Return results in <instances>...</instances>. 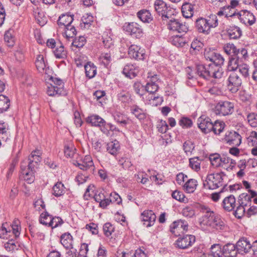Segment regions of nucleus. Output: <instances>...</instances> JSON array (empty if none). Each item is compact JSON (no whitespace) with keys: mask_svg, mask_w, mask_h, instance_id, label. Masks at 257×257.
<instances>
[{"mask_svg":"<svg viewBox=\"0 0 257 257\" xmlns=\"http://www.w3.org/2000/svg\"><path fill=\"white\" fill-rule=\"evenodd\" d=\"M247 119L249 125L252 127L257 126V114L250 113L247 116Z\"/></svg>","mask_w":257,"mask_h":257,"instance_id":"63","label":"nucleus"},{"mask_svg":"<svg viewBox=\"0 0 257 257\" xmlns=\"http://www.w3.org/2000/svg\"><path fill=\"white\" fill-rule=\"evenodd\" d=\"M236 204V199L233 195L226 197L223 200L221 206L226 211L230 212L234 210Z\"/></svg>","mask_w":257,"mask_h":257,"instance_id":"23","label":"nucleus"},{"mask_svg":"<svg viewBox=\"0 0 257 257\" xmlns=\"http://www.w3.org/2000/svg\"><path fill=\"white\" fill-rule=\"evenodd\" d=\"M133 89L136 94L142 96L144 95V92L145 90L144 89V86L139 81H136L134 82L133 86Z\"/></svg>","mask_w":257,"mask_h":257,"instance_id":"58","label":"nucleus"},{"mask_svg":"<svg viewBox=\"0 0 257 257\" xmlns=\"http://www.w3.org/2000/svg\"><path fill=\"white\" fill-rule=\"evenodd\" d=\"M242 64V62L236 59L234 57L231 56L229 57V60L228 64V70L231 72H236L237 69Z\"/></svg>","mask_w":257,"mask_h":257,"instance_id":"38","label":"nucleus"},{"mask_svg":"<svg viewBox=\"0 0 257 257\" xmlns=\"http://www.w3.org/2000/svg\"><path fill=\"white\" fill-rule=\"evenodd\" d=\"M179 124L182 127L189 128L192 126L193 122L187 117H182L179 121Z\"/></svg>","mask_w":257,"mask_h":257,"instance_id":"60","label":"nucleus"},{"mask_svg":"<svg viewBox=\"0 0 257 257\" xmlns=\"http://www.w3.org/2000/svg\"><path fill=\"white\" fill-rule=\"evenodd\" d=\"M155 11L159 16H161L163 21H167L175 15V10L167 7V4L162 0H156L154 3Z\"/></svg>","mask_w":257,"mask_h":257,"instance_id":"5","label":"nucleus"},{"mask_svg":"<svg viewBox=\"0 0 257 257\" xmlns=\"http://www.w3.org/2000/svg\"><path fill=\"white\" fill-rule=\"evenodd\" d=\"M113 118L115 121L121 124L122 126H125L127 124V121L125 119V115L118 111L115 112L113 114Z\"/></svg>","mask_w":257,"mask_h":257,"instance_id":"45","label":"nucleus"},{"mask_svg":"<svg viewBox=\"0 0 257 257\" xmlns=\"http://www.w3.org/2000/svg\"><path fill=\"white\" fill-rule=\"evenodd\" d=\"M224 52L228 55H233L234 53H235L237 48L233 44L227 43L225 44L224 46Z\"/></svg>","mask_w":257,"mask_h":257,"instance_id":"59","label":"nucleus"},{"mask_svg":"<svg viewBox=\"0 0 257 257\" xmlns=\"http://www.w3.org/2000/svg\"><path fill=\"white\" fill-rule=\"evenodd\" d=\"M4 40L9 47H12L14 45V38L10 31L6 32L4 35Z\"/></svg>","mask_w":257,"mask_h":257,"instance_id":"62","label":"nucleus"},{"mask_svg":"<svg viewBox=\"0 0 257 257\" xmlns=\"http://www.w3.org/2000/svg\"><path fill=\"white\" fill-rule=\"evenodd\" d=\"M65 193V187L60 182L56 183L53 187L52 194L56 197H60Z\"/></svg>","mask_w":257,"mask_h":257,"instance_id":"41","label":"nucleus"},{"mask_svg":"<svg viewBox=\"0 0 257 257\" xmlns=\"http://www.w3.org/2000/svg\"><path fill=\"white\" fill-rule=\"evenodd\" d=\"M140 219L145 226L149 227L155 224L156 216L152 210H146L141 213Z\"/></svg>","mask_w":257,"mask_h":257,"instance_id":"14","label":"nucleus"},{"mask_svg":"<svg viewBox=\"0 0 257 257\" xmlns=\"http://www.w3.org/2000/svg\"><path fill=\"white\" fill-rule=\"evenodd\" d=\"M4 246L6 250L9 251L17 250L20 247L19 244L13 239L9 240L5 243Z\"/></svg>","mask_w":257,"mask_h":257,"instance_id":"51","label":"nucleus"},{"mask_svg":"<svg viewBox=\"0 0 257 257\" xmlns=\"http://www.w3.org/2000/svg\"><path fill=\"white\" fill-rule=\"evenodd\" d=\"M212 123L211 119L205 115H202L197 119L198 126L204 134L211 132Z\"/></svg>","mask_w":257,"mask_h":257,"instance_id":"15","label":"nucleus"},{"mask_svg":"<svg viewBox=\"0 0 257 257\" xmlns=\"http://www.w3.org/2000/svg\"><path fill=\"white\" fill-rule=\"evenodd\" d=\"M166 23L168 29L170 31L179 33H186L188 31V26L185 22L175 19L173 16L168 19Z\"/></svg>","mask_w":257,"mask_h":257,"instance_id":"7","label":"nucleus"},{"mask_svg":"<svg viewBox=\"0 0 257 257\" xmlns=\"http://www.w3.org/2000/svg\"><path fill=\"white\" fill-rule=\"evenodd\" d=\"M76 149L72 144L69 143L64 147V153L66 157L72 158L75 154Z\"/></svg>","mask_w":257,"mask_h":257,"instance_id":"55","label":"nucleus"},{"mask_svg":"<svg viewBox=\"0 0 257 257\" xmlns=\"http://www.w3.org/2000/svg\"><path fill=\"white\" fill-rule=\"evenodd\" d=\"M172 45L177 47H183L187 43V40L183 35H175L171 38Z\"/></svg>","mask_w":257,"mask_h":257,"instance_id":"34","label":"nucleus"},{"mask_svg":"<svg viewBox=\"0 0 257 257\" xmlns=\"http://www.w3.org/2000/svg\"><path fill=\"white\" fill-rule=\"evenodd\" d=\"M211 254L213 257H222L223 255V247L219 244H214L210 248Z\"/></svg>","mask_w":257,"mask_h":257,"instance_id":"42","label":"nucleus"},{"mask_svg":"<svg viewBox=\"0 0 257 257\" xmlns=\"http://www.w3.org/2000/svg\"><path fill=\"white\" fill-rule=\"evenodd\" d=\"M63 223L64 221L61 217H53L52 215L50 221H49V227H51L52 228H56L61 225Z\"/></svg>","mask_w":257,"mask_h":257,"instance_id":"57","label":"nucleus"},{"mask_svg":"<svg viewBox=\"0 0 257 257\" xmlns=\"http://www.w3.org/2000/svg\"><path fill=\"white\" fill-rule=\"evenodd\" d=\"M79 168L86 171L92 173L94 169V164L92 158L89 155H86L83 159L82 163H78Z\"/></svg>","mask_w":257,"mask_h":257,"instance_id":"22","label":"nucleus"},{"mask_svg":"<svg viewBox=\"0 0 257 257\" xmlns=\"http://www.w3.org/2000/svg\"><path fill=\"white\" fill-rule=\"evenodd\" d=\"M119 149V143L116 141L111 142L107 144V151L112 155H116Z\"/></svg>","mask_w":257,"mask_h":257,"instance_id":"44","label":"nucleus"},{"mask_svg":"<svg viewBox=\"0 0 257 257\" xmlns=\"http://www.w3.org/2000/svg\"><path fill=\"white\" fill-rule=\"evenodd\" d=\"M7 225V223H3L2 224V226L0 228V238L8 239V237L10 236V233H11V231L10 230H7L6 228Z\"/></svg>","mask_w":257,"mask_h":257,"instance_id":"61","label":"nucleus"},{"mask_svg":"<svg viewBox=\"0 0 257 257\" xmlns=\"http://www.w3.org/2000/svg\"><path fill=\"white\" fill-rule=\"evenodd\" d=\"M110 123H107L104 119L102 124H101L99 127L100 128V130L101 131V132L105 135H106L107 136H109L110 135Z\"/></svg>","mask_w":257,"mask_h":257,"instance_id":"64","label":"nucleus"},{"mask_svg":"<svg viewBox=\"0 0 257 257\" xmlns=\"http://www.w3.org/2000/svg\"><path fill=\"white\" fill-rule=\"evenodd\" d=\"M194 235L186 234L179 237L175 242L176 246L180 249H186L191 246L195 242Z\"/></svg>","mask_w":257,"mask_h":257,"instance_id":"12","label":"nucleus"},{"mask_svg":"<svg viewBox=\"0 0 257 257\" xmlns=\"http://www.w3.org/2000/svg\"><path fill=\"white\" fill-rule=\"evenodd\" d=\"M123 30L133 37L138 39L143 35V30L142 27L137 23H125L123 26Z\"/></svg>","mask_w":257,"mask_h":257,"instance_id":"9","label":"nucleus"},{"mask_svg":"<svg viewBox=\"0 0 257 257\" xmlns=\"http://www.w3.org/2000/svg\"><path fill=\"white\" fill-rule=\"evenodd\" d=\"M227 176L223 172L208 174L203 181V187L206 189L214 190L224 186V180Z\"/></svg>","mask_w":257,"mask_h":257,"instance_id":"4","label":"nucleus"},{"mask_svg":"<svg viewBox=\"0 0 257 257\" xmlns=\"http://www.w3.org/2000/svg\"><path fill=\"white\" fill-rule=\"evenodd\" d=\"M21 170L20 176L21 178L29 184H31L34 181L35 169H29V167L27 166V163L23 161L21 163Z\"/></svg>","mask_w":257,"mask_h":257,"instance_id":"11","label":"nucleus"},{"mask_svg":"<svg viewBox=\"0 0 257 257\" xmlns=\"http://www.w3.org/2000/svg\"><path fill=\"white\" fill-rule=\"evenodd\" d=\"M128 55L132 58L140 60H144L146 56L144 50L136 45H132L129 47Z\"/></svg>","mask_w":257,"mask_h":257,"instance_id":"17","label":"nucleus"},{"mask_svg":"<svg viewBox=\"0 0 257 257\" xmlns=\"http://www.w3.org/2000/svg\"><path fill=\"white\" fill-rule=\"evenodd\" d=\"M224 60L223 57L220 54L216 52L209 60V61L212 62L211 64H213L215 66H217L218 67H221V65L224 63Z\"/></svg>","mask_w":257,"mask_h":257,"instance_id":"43","label":"nucleus"},{"mask_svg":"<svg viewBox=\"0 0 257 257\" xmlns=\"http://www.w3.org/2000/svg\"><path fill=\"white\" fill-rule=\"evenodd\" d=\"M73 16L69 14L61 15L58 20V25L59 27L63 26L64 28L71 25L74 20Z\"/></svg>","mask_w":257,"mask_h":257,"instance_id":"27","label":"nucleus"},{"mask_svg":"<svg viewBox=\"0 0 257 257\" xmlns=\"http://www.w3.org/2000/svg\"><path fill=\"white\" fill-rule=\"evenodd\" d=\"M57 86H53L52 84L48 86L47 90L48 95L49 96H60L66 94V92L64 89L57 88Z\"/></svg>","mask_w":257,"mask_h":257,"instance_id":"36","label":"nucleus"},{"mask_svg":"<svg viewBox=\"0 0 257 257\" xmlns=\"http://www.w3.org/2000/svg\"><path fill=\"white\" fill-rule=\"evenodd\" d=\"M200 212L204 213L202 217V223L208 226L211 227L216 230H223L225 229L226 225L221 217L207 206L201 205Z\"/></svg>","mask_w":257,"mask_h":257,"instance_id":"1","label":"nucleus"},{"mask_svg":"<svg viewBox=\"0 0 257 257\" xmlns=\"http://www.w3.org/2000/svg\"><path fill=\"white\" fill-rule=\"evenodd\" d=\"M35 65L37 70L41 73L47 74V64L44 61V57L42 55H38L35 61Z\"/></svg>","mask_w":257,"mask_h":257,"instance_id":"28","label":"nucleus"},{"mask_svg":"<svg viewBox=\"0 0 257 257\" xmlns=\"http://www.w3.org/2000/svg\"><path fill=\"white\" fill-rule=\"evenodd\" d=\"M188 224L186 221L179 219L174 221L170 226L171 232L176 236H178L188 230Z\"/></svg>","mask_w":257,"mask_h":257,"instance_id":"10","label":"nucleus"},{"mask_svg":"<svg viewBox=\"0 0 257 257\" xmlns=\"http://www.w3.org/2000/svg\"><path fill=\"white\" fill-rule=\"evenodd\" d=\"M224 139L229 145L236 147L239 146L241 143V136L235 131L227 132Z\"/></svg>","mask_w":257,"mask_h":257,"instance_id":"20","label":"nucleus"},{"mask_svg":"<svg viewBox=\"0 0 257 257\" xmlns=\"http://www.w3.org/2000/svg\"><path fill=\"white\" fill-rule=\"evenodd\" d=\"M194 71L195 75L204 79H209L211 77L219 79L223 73L221 67L215 66L213 64H196Z\"/></svg>","mask_w":257,"mask_h":257,"instance_id":"2","label":"nucleus"},{"mask_svg":"<svg viewBox=\"0 0 257 257\" xmlns=\"http://www.w3.org/2000/svg\"><path fill=\"white\" fill-rule=\"evenodd\" d=\"M209 160L212 166L214 168L221 167V157L218 154H211L209 156Z\"/></svg>","mask_w":257,"mask_h":257,"instance_id":"47","label":"nucleus"},{"mask_svg":"<svg viewBox=\"0 0 257 257\" xmlns=\"http://www.w3.org/2000/svg\"><path fill=\"white\" fill-rule=\"evenodd\" d=\"M131 113L140 121L144 120L147 117L146 113L137 105H133L130 107Z\"/></svg>","mask_w":257,"mask_h":257,"instance_id":"25","label":"nucleus"},{"mask_svg":"<svg viewBox=\"0 0 257 257\" xmlns=\"http://www.w3.org/2000/svg\"><path fill=\"white\" fill-rule=\"evenodd\" d=\"M81 21L80 27L83 28H88L93 22V17L92 15L86 14L82 17Z\"/></svg>","mask_w":257,"mask_h":257,"instance_id":"46","label":"nucleus"},{"mask_svg":"<svg viewBox=\"0 0 257 257\" xmlns=\"http://www.w3.org/2000/svg\"><path fill=\"white\" fill-rule=\"evenodd\" d=\"M194 6L190 3H186L182 6V13L186 18H191L193 15Z\"/></svg>","mask_w":257,"mask_h":257,"instance_id":"37","label":"nucleus"},{"mask_svg":"<svg viewBox=\"0 0 257 257\" xmlns=\"http://www.w3.org/2000/svg\"><path fill=\"white\" fill-rule=\"evenodd\" d=\"M137 15L138 18L144 23H150L153 20L151 13L146 9L139 11Z\"/></svg>","mask_w":257,"mask_h":257,"instance_id":"32","label":"nucleus"},{"mask_svg":"<svg viewBox=\"0 0 257 257\" xmlns=\"http://www.w3.org/2000/svg\"><path fill=\"white\" fill-rule=\"evenodd\" d=\"M103 120L104 119L96 114H92L86 118L87 123L96 127H99L101 124H102Z\"/></svg>","mask_w":257,"mask_h":257,"instance_id":"35","label":"nucleus"},{"mask_svg":"<svg viewBox=\"0 0 257 257\" xmlns=\"http://www.w3.org/2000/svg\"><path fill=\"white\" fill-rule=\"evenodd\" d=\"M201 160L198 157H194L189 159V166L194 171H198L200 170Z\"/></svg>","mask_w":257,"mask_h":257,"instance_id":"50","label":"nucleus"},{"mask_svg":"<svg viewBox=\"0 0 257 257\" xmlns=\"http://www.w3.org/2000/svg\"><path fill=\"white\" fill-rule=\"evenodd\" d=\"M10 106V100L3 94L0 95V113L6 111Z\"/></svg>","mask_w":257,"mask_h":257,"instance_id":"40","label":"nucleus"},{"mask_svg":"<svg viewBox=\"0 0 257 257\" xmlns=\"http://www.w3.org/2000/svg\"><path fill=\"white\" fill-rule=\"evenodd\" d=\"M64 35L66 38H73L76 35V31L74 26L71 24L64 28Z\"/></svg>","mask_w":257,"mask_h":257,"instance_id":"53","label":"nucleus"},{"mask_svg":"<svg viewBox=\"0 0 257 257\" xmlns=\"http://www.w3.org/2000/svg\"><path fill=\"white\" fill-rule=\"evenodd\" d=\"M86 39L83 36H79L78 38H75L74 40H73L71 46L72 47V49L74 50L73 49V47H75L76 48H80L83 47L86 43Z\"/></svg>","mask_w":257,"mask_h":257,"instance_id":"49","label":"nucleus"},{"mask_svg":"<svg viewBox=\"0 0 257 257\" xmlns=\"http://www.w3.org/2000/svg\"><path fill=\"white\" fill-rule=\"evenodd\" d=\"M51 216L46 211L41 213L39 218L40 223L49 227V221H50Z\"/></svg>","mask_w":257,"mask_h":257,"instance_id":"56","label":"nucleus"},{"mask_svg":"<svg viewBox=\"0 0 257 257\" xmlns=\"http://www.w3.org/2000/svg\"><path fill=\"white\" fill-rule=\"evenodd\" d=\"M54 53L57 58H64L67 56L66 51L65 50L64 47L61 45L57 47L54 51Z\"/></svg>","mask_w":257,"mask_h":257,"instance_id":"54","label":"nucleus"},{"mask_svg":"<svg viewBox=\"0 0 257 257\" xmlns=\"http://www.w3.org/2000/svg\"><path fill=\"white\" fill-rule=\"evenodd\" d=\"M86 76L88 79L95 77L97 73V68L95 65L90 61L87 62L84 65Z\"/></svg>","mask_w":257,"mask_h":257,"instance_id":"26","label":"nucleus"},{"mask_svg":"<svg viewBox=\"0 0 257 257\" xmlns=\"http://www.w3.org/2000/svg\"><path fill=\"white\" fill-rule=\"evenodd\" d=\"M227 33L231 39H237L242 35V31L240 28L235 26H230L227 30Z\"/></svg>","mask_w":257,"mask_h":257,"instance_id":"33","label":"nucleus"},{"mask_svg":"<svg viewBox=\"0 0 257 257\" xmlns=\"http://www.w3.org/2000/svg\"><path fill=\"white\" fill-rule=\"evenodd\" d=\"M93 197L95 201L99 203V207L103 209L106 208L111 203V200H109L108 198H106L103 190H96Z\"/></svg>","mask_w":257,"mask_h":257,"instance_id":"18","label":"nucleus"},{"mask_svg":"<svg viewBox=\"0 0 257 257\" xmlns=\"http://www.w3.org/2000/svg\"><path fill=\"white\" fill-rule=\"evenodd\" d=\"M139 72V67L136 64L128 63L126 64L122 70V73L127 78H135Z\"/></svg>","mask_w":257,"mask_h":257,"instance_id":"21","label":"nucleus"},{"mask_svg":"<svg viewBox=\"0 0 257 257\" xmlns=\"http://www.w3.org/2000/svg\"><path fill=\"white\" fill-rule=\"evenodd\" d=\"M227 81V88L232 93L239 90L242 83L241 79L236 72H231Z\"/></svg>","mask_w":257,"mask_h":257,"instance_id":"8","label":"nucleus"},{"mask_svg":"<svg viewBox=\"0 0 257 257\" xmlns=\"http://www.w3.org/2000/svg\"><path fill=\"white\" fill-rule=\"evenodd\" d=\"M61 243L66 249L73 248V237L70 233H65L61 236Z\"/></svg>","mask_w":257,"mask_h":257,"instance_id":"30","label":"nucleus"},{"mask_svg":"<svg viewBox=\"0 0 257 257\" xmlns=\"http://www.w3.org/2000/svg\"><path fill=\"white\" fill-rule=\"evenodd\" d=\"M223 253L224 257H236L238 251L236 244L228 243L223 246Z\"/></svg>","mask_w":257,"mask_h":257,"instance_id":"24","label":"nucleus"},{"mask_svg":"<svg viewBox=\"0 0 257 257\" xmlns=\"http://www.w3.org/2000/svg\"><path fill=\"white\" fill-rule=\"evenodd\" d=\"M254 243L255 240L251 244L249 241L246 238H241L236 243L238 253L240 254L246 253L252 249L254 253L253 245Z\"/></svg>","mask_w":257,"mask_h":257,"instance_id":"13","label":"nucleus"},{"mask_svg":"<svg viewBox=\"0 0 257 257\" xmlns=\"http://www.w3.org/2000/svg\"><path fill=\"white\" fill-rule=\"evenodd\" d=\"M234 111V103L229 101H220L215 105L214 112L217 115L226 116Z\"/></svg>","mask_w":257,"mask_h":257,"instance_id":"6","label":"nucleus"},{"mask_svg":"<svg viewBox=\"0 0 257 257\" xmlns=\"http://www.w3.org/2000/svg\"><path fill=\"white\" fill-rule=\"evenodd\" d=\"M237 15L240 22L245 25L251 26L255 22L256 19L254 16L247 10H241L237 14Z\"/></svg>","mask_w":257,"mask_h":257,"instance_id":"19","label":"nucleus"},{"mask_svg":"<svg viewBox=\"0 0 257 257\" xmlns=\"http://www.w3.org/2000/svg\"><path fill=\"white\" fill-rule=\"evenodd\" d=\"M42 152L40 150L36 149L32 152L28 158V164L27 166L29 169H36L41 161Z\"/></svg>","mask_w":257,"mask_h":257,"instance_id":"16","label":"nucleus"},{"mask_svg":"<svg viewBox=\"0 0 257 257\" xmlns=\"http://www.w3.org/2000/svg\"><path fill=\"white\" fill-rule=\"evenodd\" d=\"M198 185V182L196 180L190 179L183 185V190L188 193H192L196 190Z\"/></svg>","mask_w":257,"mask_h":257,"instance_id":"29","label":"nucleus"},{"mask_svg":"<svg viewBox=\"0 0 257 257\" xmlns=\"http://www.w3.org/2000/svg\"><path fill=\"white\" fill-rule=\"evenodd\" d=\"M237 202L245 207L251 205V199L250 195L246 193H243L239 195Z\"/></svg>","mask_w":257,"mask_h":257,"instance_id":"39","label":"nucleus"},{"mask_svg":"<svg viewBox=\"0 0 257 257\" xmlns=\"http://www.w3.org/2000/svg\"><path fill=\"white\" fill-rule=\"evenodd\" d=\"M218 25L217 17L213 14L206 18L199 17L195 22V27L197 32L205 35L210 34L211 29L216 28Z\"/></svg>","mask_w":257,"mask_h":257,"instance_id":"3","label":"nucleus"},{"mask_svg":"<svg viewBox=\"0 0 257 257\" xmlns=\"http://www.w3.org/2000/svg\"><path fill=\"white\" fill-rule=\"evenodd\" d=\"M145 91L150 93H155L159 89V86L154 81L148 82L145 86Z\"/></svg>","mask_w":257,"mask_h":257,"instance_id":"52","label":"nucleus"},{"mask_svg":"<svg viewBox=\"0 0 257 257\" xmlns=\"http://www.w3.org/2000/svg\"><path fill=\"white\" fill-rule=\"evenodd\" d=\"M225 123L223 122L215 121L212 123V126L211 128V132L212 131L216 135L220 134L223 130Z\"/></svg>","mask_w":257,"mask_h":257,"instance_id":"48","label":"nucleus"},{"mask_svg":"<svg viewBox=\"0 0 257 257\" xmlns=\"http://www.w3.org/2000/svg\"><path fill=\"white\" fill-rule=\"evenodd\" d=\"M117 99L124 105H126L132 101V96L131 93L126 90H122L118 93L117 95Z\"/></svg>","mask_w":257,"mask_h":257,"instance_id":"31","label":"nucleus"}]
</instances>
